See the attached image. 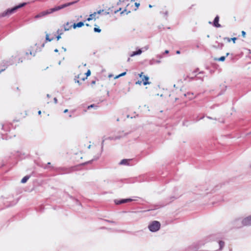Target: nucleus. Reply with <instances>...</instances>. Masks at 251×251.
Here are the masks:
<instances>
[{
  "instance_id": "f257e3e1",
  "label": "nucleus",
  "mask_w": 251,
  "mask_h": 251,
  "mask_svg": "<svg viewBox=\"0 0 251 251\" xmlns=\"http://www.w3.org/2000/svg\"><path fill=\"white\" fill-rule=\"evenodd\" d=\"M76 1H72L70 2H68L63 4H62L59 6H55L53 8H50L49 9H47L46 10L42 11L40 12L39 14L36 15L35 16V19L40 18L46 16L49 14H51L54 12H56L57 11H58L60 9H62L63 8H64L65 7H67L68 6H71L72 5H73L75 3Z\"/></svg>"
},
{
  "instance_id": "f03ea898",
  "label": "nucleus",
  "mask_w": 251,
  "mask_h": 251,
  "mask_svg": "<svg viewBox=\"0 0 251 251\" xmlns=\"http://www.w3.org/2000/svg\"><path fill=\"white\" fill-rule=\"evenodd\" d=\"M179 97L176 98L175 100L182 99L184 102H186L188 100H192L195 98V95L193 93L187 92V93H183L181 90L178 92Z\"/></svg>"
},
{
  "instance_id": "7ed1b4c3",
  "label": "nucleus",
  "mask_w": 251,
  "mask_h": 251,
  "mask_svg": "<svg viewBox=\"0 0 251 251\" xmlns=\"http://www.w3.org/2000/svg\"><path fill=\"white\" fill-rule=\"evenodd\" d=\"M25 5V3H21L18 5H17L12 8L8 9L6 11L2 12L0 16L1 17H6V16H9L11 15V14L15 13L18 9L24 6Z\"/></svg>"
},
{
  "instance_id": "20e7f679",
  "label": "nucleus",
  "mask_w": 251,
  "mask_h": 251,
  "mask_svg": "<svg viewBox=\"0 0 251 251\" xmlns=\"http://www.w3.org/2000/svg\"><path fill=\"white\" fill-rule=\"evenodd\" d=\"M85 158L86 155L80 151L75 153L73 156L74 160L80 164H83L84 163L85 160H83V159Z\"/></svg>"
},
{
  "instance_id": "39448f33",
  "label": "nucleus",
  "mask_w": 251,
  "mask_h": 251,
  "mask_svg": "<svg viewBox=\"0 0 251 251\" xmlns=\"http://www.w3.org/2000/svg\"><path fill=\"white\" fill-rule=\"evenodd\" d=\"M148 228L151 232L157 231L160 228V224L158 221H154L149 225Z\"/></svg>"
},
{
  "instance_id": "423d86ee",
  "label": "nucleus",
  "mask_w": 251,
  "mask_h": 251,
  "mask_svg": "<svg viewBox=\"0 0 251 251\" xmlns=\"http://www.w3.org/2000/svg\"><path fill=\"white\" fill-rule=\"evenodd\" d=\"M103 11V10H100L98 11L97 12H94V13L90 14L89 15V18L87 19V21H90L92 20H96V19L98 18V17H97V15L100 14Z\"/></svg>"
},
{
  "instance_id": "0eeeda50",
  "label": "nucleus",
  "mask_w": 251,
  "mask_h": 251,
  "mask_svg": "<svg viewBox=\"0 0 251 251\" xmlns=\"http://www.w3.org/2000/svg\"><path fill=\"white\" fill-rule=\"evenodd\" d=\"M143 75V73L142 72L140 74H139V75L140 77L142 78V81L143 82V84L144 85H146L150 83L149 82V78L147 76Z\"/></svg>"
},
{
  "instance_id": "6e6552de",
  "label": "nucleus",
  "mask_w": 251,
  "mask_h": 251,
  "mask_svg": "<svg viewBox=\"0 0 251 251\" xmlns=\"http://www.w3.org/2000/svg\"><path fill=\"white\" fill-rule=\"evenodd\" d=\"M242 225L245 226L251 225V215L245 218L242 221Z\"/></svg>"
},
{
  "instance_id": "1a4fd4ad",
  "label": "nucleus",
  "mask_w": 251,
  "mask_h": 251,
  "mask_svg": "<svg viewBox=\"0 0 251 251\" xmlns=\"http://www.w3.org/2000/svg\"><path fill=\"white\" fill-rule=\"evenodd\" d=\"M86 79V77L84 76V75L80 74L77 75V77H76V78L75 79V82L80 84V80L84 81Z\"/></svg>"
},
{
  "instance_id": "9d476101",
  "label": "nucleus",
  "mask_w": 251,
  "mask_h": 251,
  "mask_svg": "<svg viewBox=\"0 0 251 251\" xmlns=\"http://www.w3.org/2000/svg\"><path fill=\"white\" fill-rule=\"evenodd\" d=\"M132 201H133V200L131 199H123L121 200H115L114 201V202L116 204L119 205V204H121L122 203H126V202H130Z\"/></svg>"
},
{
  "instance_id": "9b49d317",
  "label": "nucleus",
  "mask_w": 251,
  "mask_h": 251,
  "mask_svg": "<svg viewBox=\"0 0 251 251\" xmlns=\"http://www.w3.org/2000/svg\"><path fill=\"white\" fill-rule=\"evenodd\" d=\"M73 27V25H71L69 22H67L64 25V29L65 31L69 30Z\"/></svg>"
},
{
  "instance_id": "f8f14e48",
  "label": "nucleus",
  "mask_w": 251,
  "mask_h": 251,
  "mask_svg": "<svg viewBox=\"0 0 251 251\" xmlns=\"http://www.w3.org/2000/svg\"><path fill=\"white\" fill-rule=\"evenodd\" d=\"M219 17L218 16H217L214 20V25L216 27H219L221 26V25L219 24Z\"/></svg>"
},
{
  "instance_id": "ddd939ff",
  "label": "nucleus",
  "mask_w": 251,
  "mask_h": 251,
  "mask_svg": "<svg viewBox=\"0 0 251 251\" xmlns=\"http://www.w3.org/2000/svg\"><path fill=\"white\" fill-rule=\"evenodd\" d=\"M84 25V24L82 22H80L77 24L74 23L73 24V27L75 29L76 27H81Z\"/></svg>"
},
{
  "instance_id": "4468645a",
  "label": "nucleus",
  "mask_w": 251,
  "mask_h": 251,
  "mask_svg": "<svg viewBox=\"0 0 251 251\" xmlns=\"http://www.w3.org/2000/svg\"><path fill=\"white\" fill-rule=\"evenodd\" d=\"M29 54H30L31 55L32 53H31V52L30 51L29 53L28 52H26L25 54H24L23 56L21 57V62H22L23 60H25L26 59H28V56H29Z\"/></svg>"
},
{
  "instance_id": "2eb2a0df",
  "label": "nucleus",
  "mask_w": 251,
  "mask_h": 251,
  "mask_svg": "<svg viewBox=\"0 0 251 251\" xmlns=\"http://www.w3.org/2000/svg\"><path fill=\"white\" fill-rule=\"evenodd\" d=\"M130 159H123L121 161L120 164L126 165H129V162L130 161Z\"/></svg>"
},
{
  "instance_id": "dca6fc26",
  "label": "nucleus",
  "mask_w": 251,
  "mask_h": 251,
  "mask_svg": "<svg viewBox=\"0 0 251 251\" xmlns=\"http://www.w3.org/2000/svg\"><path fill=\"white\" fill-rule=\"evenodd\" d=\"M142 53V50L139 49L137 51H133L131 54H130V56L131 57H132L133 56H135L136 55H139V54H140L141 53Z\"/></svg>"
},
{
  "instance_id": "f3484780",
  "label": "nucleus",
  "mask_w": 251,
  "mask_h": 251,
  "mask_svg": "<svg viewBox=\"0 0 251 251\" xmlns=\"http://www.w3.org/2000/svg\"><path fill=\"white\" fill-rule=\"evenodd\" d=\"M29 178V176H25L21 180V182L23 183H25L27 181V180Z\"/></svg>"
},
{
  "instance_id": "a211bd4d",
  "label": "nucleus",
  "mask_w": 251,
  "mask_h": 251,
  "mask_svg": "<svg viewBox=\"0 0 251 251\" xmlns=\"http://www.w3.org/2000/svg\"><path fill=\"white\" fill-rule=\"evenodd\" d=\"M130 12V11H127V9H125L124 10L122 11L121 12V14L123 15V14H126V15H127V14H128Z\"/></svg>"
},
{
  "instance_id": "6ab92c4d",
  "label": "nucleus",
  "mask_w": 251,
  "mask_h": 251,
  "mask_svg": "<svg viewBox=\"0 0 251 251\" xmlns=\"http://www.w3.org/2000/svg\"><path fill=\"white\" fill-rule=\"evenodd\" d=\"M225 56H221L220 58L216 59V60L219 61H224L225 60Z\"/></svg>"
},
{
  "instance_id": "aec40b11",
  "label": "nucleus",
  "mask_w": 251,
  "mask_h": 251,
  "mask_svg": "<svg viewBox=\"0 0 251 251\" xmlns=\"http://www.w3.org/2000/svg\"><path fill=\"white\" fill-rule=\"evenodd\" d=\"M94 30L96 32L100 33L101 32V29L100 28H99V27H94Z\"/></svg>"
},
{
  "instance_id": "412c9836",
  "label": "nucleus",
  "mask_w": 251,
  "mask_h": 251,
  "mask_svg": "<svg viewBox=\"0 0 251 251\" xmlns=\"http://www.w3.org/2000/svg\"><path fill=\"white\" fill-rule=\"evenodd\" d=\"M57 33L58 34V35L56 37V38H57V40H59L61 38V35L62 34V32H60L59 30H58Z\"/></svg>"
},
{
  "instance_id": "4be33fe9",
  "label": "nucleus",
  "mask_w": 251,
  "mask_h": 251,
  "mask_svg": "<svg viewBox=\"0 0 251 251\" xmlns=\"http://www.w3.org/2000/svg\"><path fill=\"white\" fill-rule=\"evenodd\" d=\"M85 75H86L85 77H86V78H87V77L91 75V71H90V70H88L87 71V72L85 74Z\"/></svg>"
},
{
  "instance_id": "5701e85b",
  "label": "nucleus",
  "mask_w": 251,
  "mask_h": 251,
  "mask_svg": "<svg viewBox=\"0 0 251 251\" xmlns=\"http://www.w3.org/2000/svg\"><path fill=\"white\" fill-rule=\"evenodd\" d=\"M134 5H135L136 7L134 8V10H136L139 7V6L140 5V3H137V2H136L134 3Z\"/></svg>"
},
{
  "instance_id": "b1692460",
  "label": "nucleus",
  "mask_w": 251,
  "mask_h": 251,
  "mask_svg": "<svg viewBox=\"0 0 251 251\" xmlns=\"http://www.w3.org/2000/svg\"><path fill=\"white\" fill-rule=\"evenodd\" d=\"M126 74V72L123 73L115 77L116 78H119L120 76H124Z\"/></svg>"
},
{
  "instance_id": "393cba45",
  "label": "nucleus",
  "mask_w": 251,
  "mask_h": 251,
  "mask_svg": "<svg viewBox=\"0 0 251 251\" xmlns=\"http://www.w3.org/2000/svg\"><path fill=\"white\" fill-rule=\"evenodd\" d=\"M224 242L223 241H220L219 242V245L221 248H222L224 246Z\"/></svg>"
},
{
  "instance_id": "a878e982",
  "label": "nucleus",
  "mask_w": 251,
  "mask_h": 251,
  "mask_svg": "<svg viewBox=\"0 0 251 251\" xmlns=\"http://www.w3.org/2000/svg\"><path fill=\"white\" fill-rule=\"evenodd\" d=\"M142 83H143V82H142V80H138L137 81H136V82H135V84H138V85H141V84H142Z\"/></svg>"
},
{
  "instance_id": "bb28decb",
  "label": "nucleus",
  "mask_w": 251,
  "mask_h": 251,
  "mask_svg": "<svg viewBox=\"0 0 251 251\" xmlns=\"http://www.w3.org/2000/svg\"><path fill=\"white\" fill-rule=\"evenodd\" d=\"M241 33H242V36H243L244 38H245V37H246V32H245V31H242L241 32Z\"/></svg>"
},
{
  "instance_id": "cd10ccee",
  "label": "nucleus",
  "mask_w": 251,
  "mask_h": 251,
  "mask_svg": "<svg viewBox=\"0 0 251 251\" xmlns=\"http://www.w3.org/2000/svg\"><path fill=\"white\" fill-rule=\"evenodd\" d=\"M237 40V38L233 37L231 38V41H232L234 43H235V41Z\"/></svg>"
},
{
  "instance_id": "c85d7f7f",
  "label": "nucleus",
  "mask_w": 251,
  "mask_h": 251,
  "mask_svg": "<svg viewBox=\"0 0 251 251\" xmlns=\"http://www.w3.org/2000/svg\"><path fill=\"white\" fill-rule=\"evenodd\" d=\"M223 46V44L221 43L220 45H219L218 47L214 46V48H222Z\"/></svg>"
},
{
  "instance_id": "c756f323",
  "label": "nucleus",
  "mask_w": 251,
  "mask_h": 251,
  "mask_svg": "<svg viewBox=\"0 0 251 251\" xmlns=\"http://www.w3.org/2000/svg\"><path fill=\"white\" fill-rule=\"evenodd\" d=\"M50 164H50V162H48V164H47V165H46V166L44 167V169H48V168H49V167H48V165H50Z\"/></svg>"
},
{
  "instance_id": "7c9ffc66",
  "label": "nucleus",
  "mask_w": 251,
  "mask_h": 251,
  "mask_svg": "<svg viewBox=\"0 0 251 251\" xmlns=\"http://www.w3.org/2000/svg\"><path fill=\"white\" fill-rule=\"evenodd\" d=\"M225 40H226L228 42H230L231 41V38H225Z\"/></svg>"
},
{
  "instance_id": "2f4dec72",
  "label": "nucleus",
  "mask_w": 251,
  "mask_h": 251,
  "mask_svg": "<svg viewBox=\"0 0 251 251\" xmlns=\"http://www.w3.org/2000/svg\"><path fill=\"white\" fill-rule=\"evenodd\" d=\"M96 84V81L95 80H93L92 81L91 83V86H93L94 85H95Z\"/></svg>"
},
{
  "instance_id": "473e14b6",
  "label": "nucleus",
  "mask_w": 251,
  "mask_h": 251,
  "mask_svg": "<svg viewBox=\"0 0 251 251\" xmlns=\"http://www.w3.org/2000/svg\"><path fill=\"white\" fill-rule=\"evenodd\" d=\"M46 40L49 41H51V39H49V35H46Z\"/></svg>"
},
{
  "instance_id": "72a5a7b5",
  "label": "nucleus",
  "mask_w": 251,
  "mask_h": 251,
  "mask_svg": "<svg viewBox=\"0 0 251 251\" xmlns=\"http://www.w3.org/2000/svg\"><path fill=\"white\" fill-rule=\"evenodd\" d=\"M53 100H54V103H57V100L56 98H54Z\"/></svg>"
},
{
  "instance_id": "f704fd0d",
  "label": "nucleus",
  "mask_w": 251,
  "mask_h": 251,
  "mask_svg": "<svg viewBox=\"0 0 251 251\" xmlns=\"http://www.w3.org/2000/svg\"><path fill=\"white\" fill-rule=\"evenodd\" d=\"M94 106H95V105L94 104H92V105L89 106L88 107V108L89 109L90 107H93Z\"/></svg>"
},
{
  "instance_id": "c9c22d12",
  "label": "nucleus",
  "mask_w": 251,
  "mask_h": 251,
  "mask_svg": "<svg viewBox=\"0 0 251 251\" xmlns=\"http://www.w3.org/2000/svg\"><path fill=\"white\" fill-rule=\"evenodd\" d=\"M121 8H120L119 10L115 11L114 13H117L118 12H119V11H121Z\"/></svg>"
},
{
  "instance_id": "e433bc0d",
  "label": "nucleus",
  "mask_w": 251,
  "mask_h": 251,
  "mask_svg": "<svg viewBox=\"0 0 251 251\" xmlns=\"http://www.w3.org/2000/svg\"><path fill=\"white\" fill-rule=\"evenodd\" d=\"M68 109H65V110L64 111V113H66V112H68Z\"/></svg>"
},
{
  "instance_id": "4c0bfd02",
  "label": "nucleus",
  "mask_w": 251,
  "mask_h": 251,
  "mask_svg": "<svg viewBox=\"0 0 251 251\" xmlns=\"http://www.w3.org/2000/svg\"><path fill=\"white\" fill-rule=\"evenodd\" d=\"M176 52L177 54H179L180 53V51L179 50H177V51H176Z\"/></svg>"
},
{
  "instance_id": "58836bf2",
  "label": "nucleus",
  "mask_w": 251,
  "mask_h": 251,
  "mask_svg": "<svg viewBox=\"0 0 251 251\" xmlns=\"http://www.w3.org/2000/svg\"><path fill=\"white\" fill-rule=\"evenodd\" d=\"M41 111H38V114H39V115H40V114H41Z\"/></svg>"
},
{
  "instance_id": "ea45409f",
  "label": "nucleus",
  "mask_w": 251,
  "mask_h": 251,
  "mask_svg": "<svg viewBox=\"0 0 251 251\" xmlns=\"http://www.w3.org/2000/svg\"><path fill=\"white\" fill-rule=\"evenodd\" d=\"M165 52H166V53H168L169 52V51H168V50H166V51H165Z\"/></svg>"
},
{
  "instance_id": "a19ab883",
  "label": "nucleus",
  "mask_w": 251,
  "mask_h": 251,
  "mask_svg": "<svg viewBox=\"0 0 251 251\" xmlns=\"http://www.w3.org/2000/svg\"><path fill=\"white\" fill-rule=\"evenodd\" d=\"M86 26H88L89 25L88 24H86Z\"/></svg>"
},
{
  "instance_id": "79ce46f5",
  "label": "nucleus",
  "mask_w": 251,
  "mask_h": 251,
  "mask_svg": "<svg viewBox=\"0 0 251 251\" xmlns=\"http://www.w3.org/2000/svg\"><path fill=\"white\" fill-rule=\"evenodd\" d=\"M47 97H50V95L48 94V95H47Z\"/></svg>"
},
{
  "instance_id": "37998d69",
  "label": "nucleus",
  "mask_w": 251,
  "mask_h": 251,
  "mask_svg": "<svg viewBox=\"0 0 251 251\" xmlns=\"http://www.w3.org/2000/svg\"><path fill=\"white\" fill-rule=\"evenodd\" d=\"M228 54H229L228 53H226V56H227L228 55Z\"/></svg>"
}]
</instances>
